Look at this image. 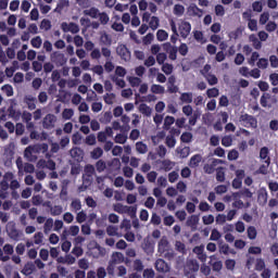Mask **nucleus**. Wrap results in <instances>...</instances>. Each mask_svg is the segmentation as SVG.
Wrapping results in <instances>:
<instances>
[{
  "mask_svg": "<svg viewBox=\"0 0 278 278\" xmlns=\"http://www.w3.org/2000/svg\"><path fill=\"white\" fill-rule=\"evenodd\" d=\"M174 167H175V162H172L170 160L162 161V168L163 170H165V173L173 170Z\"/></svg>",
  "mask_w": 278,
  "mask_h": 278,
  "instance_id": "obj_26",
  "label": "nucleus"
},
{
  "mask_svg": "<svg viewBox=\"0 0 278 278\" xmlns=\"http://www.w3.org/2000/svg\"><path fill=\"white\" fill-rule=\"evenodd\" d=\"M55 123H58V117L54 114L49 113L43 117L42 127L43 129H53Z\"/></svg>",
  "mask_w": 278,
  "mask_h": 278,
  "instance_id": "obj_5",
  "label": "nucleus"
},
{
  "mask_svg": "<svg viewBox=\"0 0 278 278\" xmlns=\"http://www.w3.org/2000/svg\"><path fill=\"white\" fill-rule=\"evenodd\" d=\"M136 151H137V153L144 155V153H147V151H149V147H147V143H144L142 141H138L136 143Z\"/></svg>",
  "mask_w": 278,
  "mask_h": 278,
  "instance_id": "obj_24",
  "label": "nucleus"
},
{
  "mask_svg": "<svg viewBox=\"0 0 278 278\" xmlns=\"http://www.w3.org/2000/svg\"><path fill=\"white\" fill-rule=\"evenodd\" d=\"M1 90L4 91V93L7 94V97H14V88L12 87V85H3L1 87Z\"/></svg>",
  "mask_w": 278,
  "mask_h": 278,
  "instance_id": "obj_36",
  "label": "nucleus"
},
{
  "mask_svg": "<svg viewBox=\"0 0 278 278\" xmlns=\"http://www.w3.org/2000/svg\"><path fill=\"white\" fill-rule=\"evenodd\" d=\"M40 29H45V31H49V29H51V21L43 18L40 23Z\"/></svg>",
  "mask_w": 278,
  "mask_h": 278,
  "instance_id": "obj_57",
  "label": "nucleus"
},
{
  "mask_svg": "<svg viewBox=\"0 0 278 278\" xmlns=\"http://www.w3.org/2000/svg\"><path fill=\"white\" fill-rule=\"evenodd\" d=\"M156 39L159 42H164V40H168V33L164 29H159L156 33Z\"/></svg>",
  "mask_w": 278,
  "mask_h": 278,
  "instance_id": "obj_28",
  "label": "nucleus"
},
{
  "mask_svg": "<svg viewBox=\"0 0 278 278\" xmlns=\"http://www.w3.org/2000/svg\"><path fill=\"white\" fill-rule=\"evenodd\" d=\"M47 153L49 151V144L47 143H41L38 146H28L25 151H24V157L26 160H29V162H34L36 160V156H34V153Z\"/></svg>",
  "mask_w": 278,
  "mask_h": 278,
  "instance_id": "obj_1",
  "label": "nucleus"
},
{
  "mask_svg": "<svg viewBox=\"0 0 278 278\" xmlns=\"http://www.w3.org/2000/svg\"><path fill=\"white\" fill-rule=\"evenodd\" d=\"M100 45H104V47H112V36L108 33H102L100 36Z\"/></svg>",
  "mask_w": 278,
  "mask_h": 278,
  "instance_id": "obj_19",
  "label": "nucleus"
},
{
  "mask_svg": "<svg viewBox=\"0 0 278 278\" xmlns=\"http://www.w3.org/2000/svg\"><path fill=\"white\" fill-rule=\"evenodd\" d=\"M175 125V117L167 115L164 119L163 129L165 131L170 130V126Z\"/></svg>",
  "mask_w": 278,
  "mask_h": 278,
  "instance_id": "obj_23",
  "label": "nucleus"
},
{
  "mask_svg": "<svg viewBox=\"0 0 278 278\" xmlns=\"http://www.w3.org/2000/svg\"><path fill=\"white\" fill-rule=\"evenodd\" d=\"M175 247H176V251H178V253H186V244L184 242L176 241Z\"/></svg>",
  "mask_w": 278,
  "mask_h": 278,
  "instance_id": "obj_62",
  "label": "nucleus"
},
{
  "mask_svg": "<svg viewBox=\"0 0 278 278\" xmlns=\"http://www.w3.org/2000/svg\"><path fill=\"white\" fill-rule=\"evenodd\" d=\"M199 215H191L188 217L187 219V227H190L192 229V231L197 230V225H199Z\"/></svg>",
  "mask_w": 278,
  "mask_h": 278,
  "instance_id": "obj_15",
  "label": "nucleus"
},
{
  "mask_svg": "<svg viewBox=\"0 0 278 278\" xmlns=\"http://www.w3.org/2000/svg\"><path fill=\"white\" fill-rule=\"evenodd\" d=\"M36 270V265L31 262H27L23 269L21 270L22 275H25V277H29V275H33Z\"/></svg>",
  "mask_w": 278,
  "mask_h": 278,
  "instance_id": "obj_13",
  "label": "nucleus"
},
{
  "mask_svg": "<svg viewBox=\"0 0 278 278\" xmlns=\"http://www.w3.org/2000/svg\"><path fill=\"white\" fill-rule=\"evenodd\" d=\"M270 18V13L264 12L260 16V25H266Z\"/></svg>",
  "mask_w": 278,
  "mask_h": 278,
  "instance_id": "obj_55",
  "label": "nucleus"
},
{
  "mask_svg": "<svg viewBox=\"0 0 278 278\" xmlns=\"http://www.w3.org/2000/svg\"><path fill=\"white\" fill-rule=\"evenodd\" d=\"M151 92H153V94H164V92H165L164 86H162V85H152L151 86Z\"/></svg>",
  "mask_w": 278,
  "mask_h": 278,
  "instance_id": "obj_32",
  "label": "nucleus"
},
{
  "mask_svg": "<svg viewBox=\"0 0 278 278\" xmlns=\"http://www.w3.org/2000/svg\"><path fill=\"white\" fill-rule=\"evenodd\" d=\"M103 156V149H101L100 147L93 149V151L91 152V157L92 160H99V157Z\"/></svg>",
  "mask_w": 278,
  "mask_h": 278,
  "instance_id": "obj_40",
  "label": "nucleus"
},
{
  "mask_svg": "<svg viewBox=\"0 0 278 278\" xmlns=\"http://www.w3.org/2000/svg\"><path fill=\"white\" fill-rule=\"evenodd\" d=\"M270 99V93H263L261 97V105L262 108H268V100Z\"/></svg>",
  "mask_w": 278,
  "mask_h": 278,
  "instance_id": "obj_56",
  "label": "nucleus"
},
{
  "mask_svg": "<svg viewBox=\"0 0 278 278\" xmlns=\"http://www.w3.org/2000/svg\"><path fill=\"white\" fill-rule=\"evenodd\" d=\"M239 121L244 124V127H248V128H250V127H253V128L257 127V118H255L253 115H250L248 113L242 114L239 117Z\"/></svg>",
  "mask_w": 278,
  "mask_h": 278,
  "instance_id": "obj_4",
  "label": "nucleus"
},
{
  "mask_svg": "<svg viewBox=\"0 0 278 278\" xmlns=\"http://www.w3.org/2000/svg\"><path fill=\"white\" fill-rule=\"evenodd\" d=\"M51 229H53V218H48L45 222L43 231H45V233H49V231H51Z\"/></svg>",
  "mask_w": 278,
  "mask_h": 278,
  "instance_id": "obj_41",
  "label": "nucleus"
},
{
  "mask_svg": "<svg viewBox=\"0 0 278 278\" xmlns=\"http://www.w3.org/2000/svg\"><path fill=\"white\" fill-rule=\"evenodd\" d=\"M187 12H188L189 16H198L199 18H201V16H203V10L199 9V7H197L195 3H191L188 7Z\"/></svg>",
  "mask_w": 278,
  "mask_h": 278,
  "instance_id": "obj_10",
  "label": "nucleus"
},
{
  "mask_svg": "<svg viewBox=\"0 0 278 278\" xmlns=\"http://www.w3.org/2000/svg\"><path fill=\"white\" fill-rule=\"evenodd\" d=\"M180 140L185 143L192 142V132H182V135L180 136Z\"/></svg>",
  "mask_w": 278,
  "mask_h": 278,
  "instance_id": "obj_48",
  "label": "nucleus"
},
{
  "mask_svg": "<svg viewBox=\"0 0 278 278\" xmlns=\"http://www.w3.org/2000/svg\"><path fill=\"white\" fill-rule=\"evenodd\" d=\"M105 168H108V164L105 163V161L99 160L96 163V170H98L99 173H103V170H105Z\"/></svg>",
  "mask_w": 278,
  "mask_h": 278,
  "instance_id": "obj_43",
  "label": "nucleus"
},
{
  "mask_svg": "<svg viewBox=\"0 0 278 278\" xmlns=\"http://www.w3.org/2000/svg\"><path fill=\"white\" fill-rule=\"evenodd\" d=\"M248 238L249 240H255L257 238V229L254 226L248 227Z\"/></svg>",
  "mask_w": 278,
  "mask_h": 278,
  "instance_id": "obj_34",
  "label": "nucleus"
},
{
  "mask_svg": "<svg viewBox=\"0 0 278 278\" xmlns=\"http://www.w3.org/2000/svg\"><path fill=\"white\" fill-rule=\"evenodd\" d=\"M176 83H177V78L175 77V75H172L168 77L167 92H169V94H175V93L179 92V87H177V85H175Z\"/></svg>",
  "mask_w": 278,
  "mask_h": 278,
  "instance_id": "obj_8",
  "label": "nucleus"
},
{
  "mask_svg": "<svg viewBox=\"0 0 278 278\" xmlns=\"http://www.w3.org/2000/svg\"><path fill=\"white\" fill-rule=\"evenodd\" d=\"M85 16H90V18H99V9L92 7L83 12Z\"/></svg>",
  "mask_w": 278,
  "mask_h": 278,
  "instance_id": "obj_22",
  "label": "nucleus"
},
{
  "mask_svg": "<svg viewBox=\"0 0 278 278\" xmlns=\"http://www.w3.org/2000/svg\"><path fill=\"white\" fill-rule=\"evenodd\" d=\"M218 94H220V92L216 87L206 90V96L208 97V99H216Z\"/></svg>",
  "mask_w": 278,
  "mask_h": 278,
  "instance_id": "obj_37",
  "label": "nucleus"
},
{
  "mask_svg": "<svg viewBox=\"0 0 278 278\" xmlns=\"http://www.w3.org/2000/svg\"><path fill=\"white\" fill-rule=\"evenodd\" d=\"M61 29L64 31V34H79V25L75 24L74 22H71L70 24L66 22H63L61 24Z\"/></svg>",
  "mask_w": 278,
  "mask_h": 278,
  "instance_id": "obj_6",
  "label": "nucleus"
},
{
  "mask_svg": "<svg viewBox=\"0 0 278 278\" xmlns=\"http://www.w3.org/2000/svg\"><path fill=\"white\" fill-rule=\"evenodd\" d=\"M238 157H240V153L238 152V150L233 149L228 152L229 162H233L238 160Z\"/></svg>",
  "mask_w": 278,
  "mask_h": 278,
  "instance_id": "obj_45",
  "label": "nucleus"
},
{
  "mask_svg": "<svg viewBox=\"0 0 278 278\" xmlns=\"http://www.w3.org/2000/svg\"><path fill=\"white\" fill-rule=\"evenodd\" d=\"M192 92H182L179 99L182 103H187L188 105H190V103H192Z\"/></svg>",
  "mask_w": 278,
  "mask_h": 278,
  "instance_id": "obj_25",
  "label": "nucleus"
},
{
  "mask_svg": "<svg viewBox=\"0 0 278 278\" xmlns=\"http://www.w3.org/2000/svg\"><path fill=\"white\" fill-rule=\"evenodd\" d=\"M167 58H168V55H166V53L160 52L159 54H156L157 64H160V65L165 64Z\"/></svg>",
  "mask_w": 278,
  "mask_h": 278,
  "instance_id": "obj_54",
  "label": "nucleus"
},
{
  "mask_svg": "<svg viewBox=\"0 0 278 278\" xmlns=\"http://www.w3.org/2000/svg\"><path fill=\"white\" fill-rule=\"evenodd\" d=\"M248 27L250 31H257V20H249Z\"/></svg>",
  "mask_w": 278,
  "mask_h": 278,
  "instance_id": "obj_61",
  "label": "nucleus"
},
{
  "mask_svg": "<svg viewBox=\"0 0 278 278\" xmlns=\"http://www.w3.org/2000/svg\"><path fill=\"white\" fill-rule=\"evenodd\" d=\"M222 144L223 147H231L233 144V139L231 136H224L222 138Z\"/></svg>",
  "mask_w": 278,
  "mask_h": 278,
  "instance_id": "obj_49",
  "label": "nucleus"
},
{
  "mask_svg": "<svg viewBox=\"0 0 278 278\" xmlns=\"http://www.w3.org/2000/svg\"><path fill=\"white\" fill-rule=\"evenodd\" d=\"M203 77L206 79L208 86H216L218 84V77L214 74L202 73Z\"/></svg>",
  "mask_w": 278,
  "mask_h": 278,
  "instance_id": "obj_20",
  "label": "nucleus"
},
{
  "mask_svg": "<svg viewBox=\"0 0 278 278\" xmlns=\"http://www.w3.org/2000/svg\"><path fill=\"white\" fill-rule=\"evenodd\" d=\"M139 112L140 114H142L143 116H151L153 109H151V106L147 105L146 103H141L139 105Z\"/></svg>",
  "mask_w": 278,
  "mask_h": 278,
  "instance_id": "obj_21",
  "label": "nucleus"
},
{
  "mask_svg": "<svg viewBox=\"0 0 278 278\" xmlns=\"http://www.w3.org/2000/svg\"><path fill=\"white\" fill-rule=\"evenodd\" d=\"M51 216H60L64 210L61 205H54L50 207Z\"/></svg>",
  "mask_w": 278,
  "mask_h": 278,
  "instance_id": "obj_42",
  "label": "nucleus"
},
{
  "mask_svg": "<svg viewBox=\"0 0 278 278\" xmlns=\"http://www.w3.org/2000/svg\"><path fill=\"white\" fill-rule=\"evenodd\" d=\"M74 115H75V111H73V109H65V110H63L62 117L65 121H71Z\"/></svg>",
  "mask_w": 278,
  "mask_h": 278,
  "instance_id": "obj_33",
  "label": "nucleus"
},
{
  "mask_svg": "<svg viewBox=\"0 0 278 278\" xmlns=\"http://www.w3.org/2000/svg\"><path fill=\"white\" fill-rule=\"evenodd\" d=\"M71 207L72 210H75V212H79V210H81V200L79 199L73 200L71 203Z\"/></svg>",
  "mask_w": 278,
  "mask_h": 278,
  "instance_id": "obj_53",
  "label": "nucleus"
},
{
  "mask_svg": "<svg viewBox=\"0 0 278 278\" xmlns=\"http://www.w3.org/2000/svg\"><path fill=\"white\" fill-rule=\"evenodd\" d=\"M116 54L121 58L123 62L131 61V51L127 48L126 45L119 43L116 48Z\"/></svg>",
  "mask_w": 278,
  "mask_h": 278,
  "instance_id": "obj_2",
  "label": "nucleus"
},
{
  "mask_svg": "<svg viewBox=\"0 0 278 278\" xmlns=\"http://www.w3.org/2000/svg\"><path fill=\"white\" fill-rule=\"evenodd\" d=\"M170 29L173 31V35L170 36V42L173 45L177 43V37H179V31H177V24L175 23L174 20L169 21Z\"/></svg>",
  "mask_w": 278,
  "mask_h": 278,
  "instance_id": "obj_14",
  "label": "nucleus"
},
{
  "mask_svg": "<svg viewBox=\"0 0 278 278\" xmlns=\"http://www.w3.org/2000/svg\"><path fill=\"white\" fill-rule=\"evenodd\" d=\"M98 16L101 25H108V23H110V16L108 15V13L102 12L99 13Z\"/></svg>",
  "mask_w": 278,
  "mask_h": 278,
  "instance_id": "obj_44",
  "label": "nucleus"
},
{
  "mask_svg": "<svg viewBox=\"0 0 278 278\" xmlns=\"http://www.w3.org/2000/svg\"><path fill=\"white\" fill-rule=\"evenodd\" d=\"M162 71H163V73H165V75H170L173 73V64L163 63L162 64Z\"/></svg>",
  "mask_w": 278,
  "mask_h": 278,
  "instance_id": "obj_52",
  "label": "nucleus"
},
{
  "mask_svg": "<svg viewBox=\"0 0 278 278\" xmlns=\"http://www.w3.org/2000/svg\"><path fill=\"white\" fill-rule=\"evenodd\" d=\"M257 202L260 205H266V203H268V191H266V189H261L258 191Z\"/></svg>",
  "mask_w": 278,
  "mask_h": 278,
  "instance_id": "obj_17",
  "label": "nucleus"
},
{
  "mask_svg": "<svg viewBox=\"0 0 278 278\" xmlns=\"http://www.w3.org/2000/svg\"><path fill=\"white\" fill-rule=\"evenodd\" d=\"M115 99H116V94L114 93H106L103 96V100H104V103H106V105H113Z\"/></svg>",
  "mask_w": 278,
  "mask_h": 278,
  "instance_id": "obj_31",
  "label": "nucleus"
},
{
  "mask_svg": "<svg viewBox=\"0 0 278 278\" xmlns=\"http://www.w3.org/2000/svg\"><path fill=\"white\" fill-rule=\"evenodd\" d=\"M177 52H178V48H177V47L172 48V49L167 52L169 60H172L173 62H175V60H177Z\"/></svg>",
  "mask_w": 278,
  "mask_h": 278,
  "instance_id": "obj_60",
  "label": "nucleus"
},
{
  "mask_svg": "<svg viewBox=\"0 0 278 278\" xmlns=\"http://www.w3.org/2000/svg\"><path fill=\"white\" fill-rule=\"evenodd\" d=\"M24 103L27 104L28 110H36V98L34 96H25Z\"/></svg>",
  "mask_w": 278,
  "mask_h": 278,
  "instance_id": "obj_18",
  "label": "nucleus"
},
{
  "mask_svg": "<svg viewBox=\"0 0 278 278\" xmlns=\"http://www.w3.org/2000/svg\"><path fill=\"white\" fill-rule=\"evenodd\" d=\"M30 43L34 49H40V47H42V38H40V36H37L30 40Z\"/></svg>",
  "mask_w": 278,
  "mask_h": 278,
  "instance_id": "obj_39",
  "label": "nucleus"
},
{
  "mask_svg": "<svg viewBox=\"0 0 278 278\" xmlns=\"http://www.w3.org/2000/svg\"><path fill=\"white\" fill-rule=\"evenodd\" d=\"M199 118H201V113H199L198 111L193 112V114H191L189 117V125L191 127H194V125H197V122L199 121Z\"/></svg>",
  "mask_w": 278,
  "mask_h": 278,
  "instance_id": "obj_29",
  "label": "nucleus"
},
{
  "mask_svg": "<svg viewBox=\"0 0 278 278\" xmlns=\"http://www.w3.org/2000/svg\"><path fill=\"white\" fill-rule=\"evenodd\" d=\"M270 150L267 147L261 148L260 159L264 162V164L270 165Z\"/></svg>",
  "mask_w": 278,
  "mask_h": 278,
  "instance_id": "obj_11",
  "label": "nucleus"
},
{
  "mask_svg": "<svg viewBox=\"0 0 278 278\" xmlns=\"http://www.w3.org/2000/svg\"><path fill=\"white\" fill-rule=\"evenodd\" d=\"M111 264H123L125 262V255L122 252H113L110 260Z\"/></svg>",
  "mask_w": 278,
  "mask_h": 278,
  "instance_id": "obj_12",
  "label": "nucleus"
},
{
  "mask_svg": "<svg viewBox=\"0 0 278 278\" xmlns=\"http://www.w3.org/2000/svg\"><path fill=\"white\" fill-rule=\"evenodd\" d=\"M8 114L11 118H14L15 121H18V118H21V112L14 110V105L12 104L8 108Z\"/></svg>",
  "mask_w": 278,
  "mask_h": 278,
  "instance_id": "obj_27",
  "label": "nucleus"
},
{
  "mask_svg": "<svg viewBox=\"0 0 278 278\" xmlns=\"http://www.w3.org/2000/svg\"><path fill=\"white\" fill-rule=\"evenodd\" d=\"M269 81H270L271 86H278V74L271 73L269 75Z\"/></svg>",
  "mask_w": 278,
  "mask_h": 278,
  "instance_id": "obj_64",
  "label": "nucleus"
},
{
  "mask_svg": "<svg viewBox=\"0 0 278 278\" xmlns=\"http://www.w3.org/2000/svg\"><path fill=\"white\" fill-rule=\"evenodd\" d=\"M185 12H186V8L182 4H175L174 5L175 16H184Z\"/></svg>",
  "mask_w": 278,
  "mask_h": 278,
  "instance_id": "obj_30",
  "label": "nucleus"
},
{
  "mask_svg": "<svg viewBox=\"0 0 278 278\" xmlns=\"http://www.w3.org/2000/svg\"><path fill=\"white\" fill-rule=\"evenodd\" d=\"M72 157H74L75 160H79V157H81V154L84 153V151H81L80 148H72L70 151Z\"/></svg>",
  "mask_w": 278,
  "mask_h": 278,
  "instance_id": "obj_38",
  "label": "nucleus"
},
{
  "mask_svg": "<svg viewBox=\"0 0 278 278\" xmlns=\"http://www.w3.org/2000/svg\"><path fill=\"white\" fill-rule=\"evenodd\" d=\"M256 66L258 68H262V71L268 68V59H265V58L258 59Z\"/></svg>",
  "mask_w": 278,
  "mask_h": 278,
  "instance_id": "obj_46",
  "label": "nucleus"
},
{
  "mask_svg": "<svg viewBox=\"0 0 278 278\" xmlns=\"http://www.w3.org/2000/svg\"><path fill=\"white\" fill-rule=\"evenodd\" d=\"M225 266L227 270H233L236 268V260L228 258L225 261Z\"/></svg>",
  "mask_w": 278,
  "mask_h": 278,
  "instance_id": "obj_59",
  "label": "nucleus"
},
{
  "mask_svg": "<svg viewBox=\"0 0 278 278\" xmlns=\"http://www.w3.org/2000/svg\"><path fill=\"white\" fill-rule=\"evenodd\" d=\"M179 36L182 37L184 40L190 36V31H192V24L190 22L181 21L178 25Z\"/></svg>",
  "mask_w": 278,
  "mask_h": 278,
  "instance_id": "obj_3",
  "label": "nucleus"
},
{
  "mask_svg": "<svg viewBox=\"0 0 278 278\" xmlns=\"http://www.w3.org/2000/svg\"><path fill=\"white\" fill-rule=\"evenodd\" d=\"M149 25H150V28L153 29V31H155V29H157V27H160V17L152 16Z\"/></svg>",
  "mask_w": 278,
  "mask_h": 278,
  "instance_id": "obj_35",
  "label": "nucleus"
},
{
  "mask_svg": "<svg viewBox=\"0 0 278 278\" xmlns=\"http://www.w3.org/2000/svg\"><path fill=\"white\" fill-rule=\"evenodd\" d=\"M51 61L54 62L56 66H64L67 62V59L64 53L55 51L51 54Z\"/></svg>",
  "mask_w": 278,
  "mask_h": 278,
  "instance_id": "obj_7",
  "label": "nucleus"
},
{
  "mask_svg": "<svg viewBox=\"0 0 278 278\" xmlns=\"http://www.w3.org/2000/svg\"><path fill=\"white\" fill-rule=\"evenodd\" d=\"M114 140L116 144H125L127 142V135L117 134Z\"/></svg>",
  "mask_w": 278,
  "mask_h": 278,
  "instance_id": "obj_47",
  "label": "nucleus"
},
{
  "mask_svg": "<svg viewBox=\"0 0 278 278\" xmlns=\"http://www.w3.org/2000/svg\"><path fill=\"white\" fill-rule=\"evenodd\" d=\"M220 238H222L220 231H218V229L214 228L211 232L210 240L216 242L217 240H220Z\"/></svg>",
  "mask_w": 278,
  "mask_h": 278,
  "instance_id": "obj_50",
  "label": "nucleus"
},
{
  "mask_svg": "<svg viewBox=\"0 0 278 278\" xmlns=\"http://www.w3.org/2000/svg\"><path fill=\"white\" fill-rule=\"evenodd\" d=\"M188 45L186 43H180V46L178 47V53H180L184 58H186V55H188Z\"/></svg>",
  "mask_w": 278,
  "mask_h": 278,
  "instance_id": "obj_58",
  "label": "nucleus"
},
{
  "mask_svg": "<svg viewBox=\"0 0 278 278\" xmlns=\"http://www.w3.org/2000/svg\"><path fill=\"white\" fill-rule=\"evenodd\" d=\"M144 278H155V270L153 268H147L143 270Z\"/></svg>",
  "mask_w": 278,
  "mask_h": 278,
  "instance_id": "obj_63",
  "label": "nucleus"
},
{
  "mask_svg": "<svg viewBox=\"0 0 278 278\" xmlns=\"http://www.w3.org/2000/svg\"><path fill=\"white\" fill-rule=\"evenodd\" d=\"M203 161V156L201 154H194L191 156L188 166L190 168H198L199 164Z\"/></svg>",
  "mask_w": 278,
  "mask_h": 278,
  "instance_id": "obj_16",
  "label": "nucleus"
},
{
  "mask_svg": "<svg viewBox=\"0 0 278 278\" xmlns=\"http://www.w3.org/2000/svg\"><path fill=\"white\" fill-rule=\"evenodd\" d=\"M216 181H219V184L225 181V172L223 170V167H219L216 172Z\"/></svg>",
  "mask_w": 278,
  "mask_h": 278,
  "instance_id": "obj_51",
  "label": "nucleus"
},
{
  "mask_svg": "<svg viewBox=\"0 0 278 278\" xmlns=\"http://www.w3.org/2000/svg\"><path fill=\"white\" fill-rule=\"evenodd\" d=\"M155 270H157V273H168L170 267L168 266V263L164 261V258H159L155 261Z\"/></svg>",
  "mask_w": 278,
  "mask_h": 278,
  "instance_id": "obj_9",
  "label": "nucleus"
}]
</instances>
